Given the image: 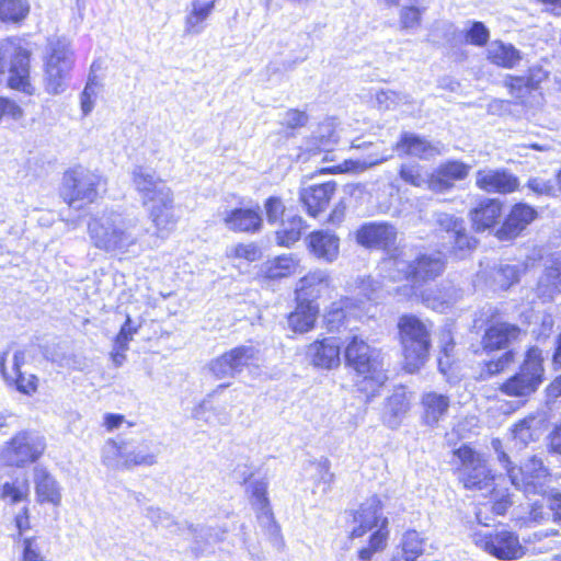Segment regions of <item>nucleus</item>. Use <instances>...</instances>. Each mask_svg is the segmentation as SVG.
Wrapping results in <instances>:
<instances>
[{
  "mask_svg": "<svg viewBox=\"0 0 561 561\" xmlns=\"http://www.w3.org/2000/svg\"><path fill=\"white\" fill-rule=\"evenodd\" d=\"M526 267L523 264H499L491 268L488 284L493 290H507L519 282Z\"/></svg>",
  "mask_w": 561,
  "mask_h": 561,
  "instance_id": "nucleus-31",
  "label": "nucleus"
},
{
  "mask_svg": "<svg viewBox=\"0 0 561 561\" xmlns=\"http://www.w3.org/2000/svg\"><path fill=\"white\" fill-rule=\"evenodd\" d=\"M318 473V485H323L322 492L328 493L334 481V474L330 471L329 461L327 459L319 461L316 465Z\"/></svg>",
  "mask_w": 561,
  "mask_h": 561,
  "instance_id": "nucleus-60",
  "label": "nucleus"
},
{
  "mask_svg": "<svg viewBox=\"0 0 561 561\" xmlns=\"http://www.w3.org/2000/svg\"><path fill=\"white\" fill-rule=\"evenodd\" d=\"M476 546L501 560H516L525 554L517 535L502 530L489 534H474Z\"/></svg>",
  "mask_w": 561,
  "mask_h": 561,
  "instance_id": "nucleus-11",
  "label": "nucleus"
},
{
  "mask_svg": "<svg viewBox=\"0 0 561 561\" xmlns=\"http://www.w3.org/2000/svg\"><path fill=\"white\" fill-rule=\"evenodd\" d=\"M127 443L107 439L102 447V462L111 469H124L123 460L126 455Z\"/></svg>",
  "mask_w": 561,
  "mask_h": 561,
  "instance_id": "nucleus-43",
  "label": "nucleus"
},
{
  "mask_svg": "<svg viewBox=\"0 0 561 561\" xmlns=\"http://www.w3.org/2000/svg\"><path fill=\"white\" fill-rule=\"evenodd\" d=\"M488 59L496 66L513 68L520 61L522 56L512 44L494 41L488 47Z\"/></svg>",
  "mask_w": 561,
  "mask_h": 561,
  "instance_id": "nucleus-33",
  "label": "nucleus"
},
{
  "mask_svg": "<svg viewBox=\"0 0 561 561\" xmlns=\"http://www.w3.org/2000/svg\"><path fill=\"white\" fill-rule=\"evenodd\" d=\"M388 536V518H382L380 526L369 537L368 547L375 552L383 550L387 546Z\"/></svg>",
  "mask_w": 561,
  "mask_h": 561,
  "instance_id": "nucleus-59",
  "label": "nucleus"
},
{
  "mask_svg": "<svg viewBox=\"0 0 561 561\" xmlns=\"http://www.w3.org/2000/svg\"><path fill=\"white\" fill-rule=\"evenodd\" d=\"M30 485L27 480H14L0 485V499L8 504L14 505L28 499Z\"/></svg>",
  "mask_w": 561,
  "mask_h": 561,
  "instance_id": "nucleus-42",
  "label": "nucleus"
},
{
  "mask_svg": "<svg viewBox=\"0 0 561 561\" xmlns=\"http://www.w3.org/2000/svg\"><path fill=\"white\" fill-rule=\"evenodd\" d=\"M466 42L476 45L483 46L486 44L490 37V32L482 22H469V26L465 28Z\"/></svg>",
  "mask_w": 561,
  "mask_h": 561,
  "instance_id": "nucleus-52",
  "label": "nucleus"
},
{
  "mask_svg": "<svg viewBox=\"0 0 561 561\" xmlns=\"http://www.w3.org/2000/svg\"><path fill=\"white\" fill-rule=\"evenodd\" d=\"M425 538L416 530H407L401 538V554L404 561H415L424 552Z\"/></svg>",
  "mask_w": 561,
  "mask_h": 561,
  "instance_id": "nucleus-41",
  "label": "nucleus"
},
{
  "mask_svg": "<svg viewBox=\"0 0 561 561\" xmlns=\"http://www.w3.org/2000/svg\"><path fill=\"white\" fill-rule=\"evenodd\" d=\"M458 460L457 474L463 488L471 491L493 490L494 474L488 466L485 457L468 445L454 450Z\"/></svg>",
  "mask_w": 561,
  "mask_h": 561,
  "instance_id": "nucleus-7",
  "label": "nucleus"
},
{
  "mask_svg": "<svg viewBox=\"0 0 561 561\" xmlns=\"http://www.w3.org/2000/svg\"><path fill=\"white\" fill-rule=\"evenodd\" d=\"M542 351L530 347L519 370L503 382L500 390L510 397H528L536 392L543 380Z\"/></svg>",
  "mask_w": 561,
  "mask_h": 561,
  "instance_id": "nucleus-9",
  "label": "nucleus"
},
{
  "mask_svg": "<svg viewBox=\"0 0 561 561\" xmlns=\"http://www.w3.org/2000/svg\"><path fill=\"white\" fill-rule=\"evenodd\" d=\"M425 8L416 5H403L399 10V25L401 30L414 32L422 23V15Z\"/></svg>",
  "mask_w": 561,
  "mask_h": 561,
  "instance_id": "nucleus-49",
  "label": "nucleus"
},
{
  "mask_svg": "<svg viewBox=\"0 0 561 561\" xmlns=\"http://www.w3.org/2000/svg\"><path fill=\"white\" fill-rule=\"evenodd\" d=\"M145 207L159 237L165 238L175 229L179 217L174 214L173 193L153 201Z\"/></svg>",
  "mask_w": 561,
  "mask_h": 561,
  "instance_id": "nucleus-18",
  "label": "nucleus"
},
{
  "mask_svg": "<svg viewBox=\"0 0 561 561\" xmlns=\"http://www.w3.org/2000/svg\"><path fill=\"white\" fill-rule=\"evenodd\" d=\"M193 417L209 425H227L230 422L227 408L224 404L214 405L208 400H204L194 409Z\"/></svg>",
  "mask_w": 561,
  "mask_h": 561,
  "instance_id": "nucleus-37",
  "label": "nucleus"
},
{
  "mask_svg": "<svg viewBox=\"0 0 561 561\" xmlns=\"http://www.w3.org/2000/svg\"><path fill=\"white\" fill-rule=\"evenodd\" d=\"M396 150L422 160H430L442 154V145L440 142H431L412 133H403L396 145Z\"/></svg>",
  "mask_w": 561,
  "mask_h": 561,
  "instance_id": "nucleus-27",
  "label": "nucleus"
},
{
  "mask_svg": "<svg viewBox=\"0 0 561 561\" xmlns=\"http://www.w3.org/2000/svg\"><path fill=\"white\" fill-rule=\"evenodd\" d=\"M306 229L304 219L300 216L287 217L283 220L280 228L276 231V242L282 247H291L296 243L302 231Z\"/></svg>",
  "mask_w": 561,
  "mask_h": 561,
  "instance_id": "nucleus-40",
  "label": "nucleus"
},
{
  "mask_svg": "<svg viewBox=\"0 0 561 561\" xmlns=\"http://www.w3.org/2000/svg\"><path fill=\"white\" fill-rule=\"evenodd\" d=\"M135 332L136 330L131 328V320L129 317H127L125 323L121 328V331L116 335L115 346L126 351L128 343L133 339Z\"/></svg>",
  "mask_w": 561,
  "mask_h": 561,
  "instance_id": "nucleus-63",
  "label": "nucleus"
},
{
  "mask_svg": "<svg viewBox=\"0 0 561 561\" xmlns=\"http://www.w3.org/2000/svg\"><path fill=\"white\" fill-rule=\"evenodd\" d=\"M356 289L358 295L363 296L366 300H376L380 297L381 286L379 282L371 277H363L356 280Z\"/></svg>",
  "mask_w": 561,
  "mask_h": 561,
  "instance_id": "nucleus-56",
  "label": "nucleus"
},
{
  "mask_svg": "<svg viewBox=\"0 0 561 561\" xmlns=\"http://www.w3.org/2000/svg\"><path fill=\"white\" fill-rule=\"evenodd\" d=\"M444 268L445 263L439 254L421 253L410 245L396 249L393 254L383 259L380 264L385 278L411 282L412 285L408 288L410 293L439 276Z\"/></svg>",
  "mask_w": 561,
  "mask_h": 561,
  "instance_id": "nucleus-1",
  "label": "nucleus"
},
{
  "mask_svg": "<svg viewBox=\"0 0 561 561\" xmlns=\"http://www.w3.org/2000/svg\"><path fill=\"white\" fill-rule=\"evenodd\" d=\"M308 122V115L306 112L299 110H289L285 113L283 124L288 128L302 127Z\"/></svg>",
  "mask_w": 561,
  "mask_h": 561,
  "instance_id": "nucleus-62",
  "label": "nucleus"
},
{
  "mask_svg": "<svg viewBox=\"0 0 561 561\" xmlns=\"http://www.w3.org/2000/svg\"><path fill=\"white\" fill-rule=\"evenodd\" d=\"M506 85L516 99L525 98L531 90L526 77H508Z\"/></svg>",
  "mask_w": 561,
  "mask_h": 561,
  "instance_id": "nucleus-61",
  "label": "nucleus"
},
{
  "mask_svg": "<svg viewBox=\"0 0 561 561\" xmlns=\"http://www.w3.org/2000/svg\"><path fill=\"white\" fill-rule=\"evenodd\" d=\"M341 347L333 337L317 340L307 347L306 355L311 364L323 369H333L340 366Z\"/></svg>",
  "mask_w": 561,
  "mask_h": 561,
  "instance_id": "nucleus-22",
  "label": "nucleus"
},
{
  "mask_svg": "<svg viewBox=\"0 0 561 561\" xmlns=\"http://www.w3.org/2000/svg\"><path fill=\"white\" fill-rule=\"evenodd\" d=\"M502 216V203L495 198H483L470 210V219L476 231L494 227Z\"/></svg>",
  "mask_w": 561,
  "mask_h": 561,
  "instance_id": "nucleus-28",
  "label": "nucleus"
},
{
  "mask_svg": "<svg viewBox=\"0 0 561 561\" xmlns=\"http://www.w3.org/2000/svg\"><path fill=\"white\" fill-rule=\"evenodd\" d=\"M399 175L402 181L416 187H421L426 183L428 184V181H426L421 173V167L416 163L402 164Z\"/></svg>",
  "mask_w": 561,
  "mask_h": 561,
  "instance_id": "nucleus-55",
  "label": "nucleus"
},
{
  "mask_svg": "<svg viewBox=\"0 0 561 561\" xmlns=\"http://www.w3.org/2000/svg\"><path fill=\"white\" fill-rule=\"evenodd\" d=\"M507 476L517 489H523L526 493H541L548 479V471L541 459L534 456L520 467L508 468Z\"/></svg>",
  "mask_w": 561,
  "mask_h": 561,
  "instance_id": "nucleus-13",
  "label": "nucleus"
},
{
  "mask_svg": "<svg viewBox=\"0 0 561 561\" xmlns=\"http://www.w3.org/2000/svg\"><path fill=\"white\" fill-rule=\"evenodd\" d=\"M537 217L535 208L527 204H516L511 209L503 225L497 229L495 236L501 241H510L520 234V232Z\"/></svg>",
  "mask_w": 561,
  "mask_h": 561,
  "instance_id": "nucleus-20",
  "label": "nucleus"
},
{
  "mask_svg": "<svg viewBox=\"0 0 561 561\" xmlns=\"http://www.w3.org/2000/svg\"><path fill=\"white\" fill-rule=\"evenodd\" d=\"M102 176L82 167H76L64 174L61 197L71 208L81 209L99 197Z\"/></svg>",
  "mask_w": 561,
  "mask_h": 561,
  "instance_id": "nucleus-6",
  "label": "nucleus"
},
{
  "mask_svg": "<svg viewBox=\"0 0 561 561\" xmlns=\"http://www.w3.org/2000/svg\"><path fill=\"white\" fill-rule=\"evenodd\" d=\"M217 217L232 232L255 233L262 227L259 206L252 208H218Z\"/></svg>",
  "mask_w": 561,
  "mask_h": 561,
  "instance_id": "nucleus-15",
  "label": "nucleus"
},
{
  "mask_svg": "<svg viewBox=\"0 0 561 561\" xmlns=\"http://www.w3.org/2000/svg\"><path fill=\"white\" fill-rule=\"evenodd\" d=\"M397 229L387 222H371L364 225L356 233L357 242L367 248L382 249L389 257L393 254L397 242Z\"/></svg>",
  "mask_w": 561,
  "mask_h": 561,
  "instance_id": "nucleus-16",
  "label": "nucleus"
},
{
  "mask_svg": "<svg viewBox=\"0 0 561 561\" xmlns=\"http://www.w3.org/2000/svg\"><path fill=\"white\" fill-rule=\"evenodd\" d=\"M435 222L442 230L446 231L449 237L454 233H459L465 226L462 219L446 213L435 214Z\"/></svg>",
  "mask_w": 561,
  "mask_h": 561,
  "instance_id": "nucleus-57",
  "label": "nucleus"
},
{
  "mask_svg": "<svg viewBox=\"0 0 561 561\" xmlns=\"http://www.w3.org/2000/svg\"><path fill=\"white\" fill-rule=\"evenodd\" d=\"M248 491L251 494V504L254 510L264 508L270 505V501L266 496L267 482L264 480H255L250 482Z\"/></svg>",
  "mask_w": 561,
  "mask_h": 561,
  "instance_id": "nucleus-54",
  "label": "nucleus"
},
{
  "mask_svg": "<svg viewBox=\"0 0 561 561\" xmlns=\"http://www.w3.org/2000/svg\"><path fill=\"white\" fill-rule=\"evenodd\" d=\"M351 298H344L331 305L324 319L327 327L330 331H340L341 327L345 323L348 314H351Z\"/></svg>",
  "mask_w": 561,
  "mask_h": 561,
  "instance_id": "nucleus-44",
  "label": "nucleus"
},
{
  "mask_svg": "<svg viewBox=\"0 0 561 561\" xmlns=\"http://www.w3.org/2000/svg\"><path fill=\"white\" fill-rule=\"evenodd\" d=\"M216 1L191 0L186 7L183 33L186 36L201 35L207 27V20L213 14Z\"/></svg>",
  "mask_w": 561,
  "mask_h": 561,
  "instance_id": "nucleus-25",
  "label": "nucleus"
},
{
  "mask_svg": "<svg viewBox=\"0 0 561 561\" xmlns=\"http://www.w3.org/2000/svg\"><path fill=\"white\" fill-rule=\"evenodd\" d=\"M30 12L27 0H0V20L3 22H20Z\"/></svg>",
  "mask_w": 561,
  "mask_h": 561,
  "instance_id": "nucleus-45",
  "label": "nucleus"
},
{
  "mask_svg": "<svg viewBox=\"0 0 561 561\" xmlns=\"http://www.w3.org/2000/svg\"><path fill=\"white\" fill-rule=\"evenodd\" d=\"M547 282L553 289L561 291V253L554 254L545 268V275L541 277L539 285Z\"/></svg>",
  "mask_w": 561,
  "mask_h": 561,
  "instance_id": "nucleus-50",
  "label": "nucleus"
},
{
  "mask_svg": "<svg viewBox=\"0 0 561 561\" xmlns=\"http://www.w3.org/2000/svg\"><path fill=\"white\" fill-rule=\"evenodd\" d=\"M476 185L488 193L508 194L518 187V180L505 170L484 169L476 173Z\"/></svg>",
  "mask_w": 561,
  "mask_h": 561,
  "instance_id": "nucleus-23",
  "label": "nucleus"
},
{
  "mask_svg": "<svg viewBox=\"0 0 561 561\" xmlns=\"http://www.w3.org/2000/svg\"><path fill=\"white\" fill-rule=\"evenodd\" d=\"M37 502L58 506L61 502V489L57 480L46 468L35 467L33 470Z\"/></svg>",
  "mask_w": 561,
  "mask_h": 561,
  "instance_id": "nucleus-29",
  "label": "nucleus"
},
{
  "mask_svg": "<svg viewBox=\"0 0 561 561\" xmlns=\"http://www.w3.org/2000/svg\"><path fill=\"white\" fill-rule=\"evenodd\" d=\"M265 210L268 222H275L285 211L283 202L278 197H270L265 202Z\"/></svg>",
  "mask_w": 561,
  "mask_h": 561,
  "instance_id": "nucleus-64",
  "label": "nucleus"
},
{
  "mask_svg": "<svg viewBox=\"0 0 561 561\" xmlns=\"http://www.w3.org/2000/svg\"><path fill=\"white\" fill-rule=\"evenodd\" d=\"M298 266L299 261L294 255L289 254L280 255L267 261L264 263L261 271L264 277L270 279H277L295 274Z\"/></svg>",
  "mask_w": 561,
  "mask_h": 561,
  "instance_id": "nucleus-36",
  "label": "nucleus"
},
{
  "mask_svg": "<svg viewBox=\"0 0 561 561\" xmlns=\"http://www.w3.org/2000/svg\"><path fill=\"white\" fill-rule=\"evenodd\" d=\"M424 420L428 425H435L444 417L449 408V398L436 392H428L423 396Z\"/></svg>",
  "mask_w": 561,
  "mask_h": 561,
  "instance_id": "nucleus-35",
  "label": "nucleus"
},
{
  "mask_svg": "<svg viewBox=\"0 0 561 561\" xmlns=\"http://www.w3.org/2000/svg\"><path fill=\"white\" fill-rule=\"evenodd\" d=\"M336 184L325 182L319 185H310L300 191V202L311 217L319 216L329 205L335 193Z\"/></svg>",
  "mask_w": 561,
  "mask_h": 561,
  "instance_id": "nucleus-26",
  "label": "nucleus"
},
{
  "mask_svg": "<svg viewBox=\"0 0 561 561\" xmlns=\"http://www.w3.org/2000/svg\"><path fill=\"white\" fill-rule=\"evenodd\" d=\"M409 399L404 391H396L389 397L386 404V414H390L388 424L391 427L398 425V419L403 416L409 410Z\"/></svg>",
  "mask_w": 561,
  "mask_h": 561,
  "instance_id": "nucleus-47",
  "label": "nucleus"
},
{
  "mask_svg": "<svg viewBox=\"0 0 561 561\" xmlns=\"http://www.w3.org/2000/svg\"><path fill=\"white\" fill-rule=\"evenodd\" d=\"M4 81L11 89L26 94L33 93L30 82V53L19 38H7L0 44V83Z\"/></svg>",
  "mask_w": 561,
  "mask_h": 561,
  "instance_id": "nucleus-5",
  "label": "nucleus"
},
{
  "mask_svg": "<svg viewBox=\"0 0 561 561\" xmlns=\"http://www.w3.org/2000/svg\"><path fill=\"white\" fill-rule=\"evenodd\" d=\"M226 253L228 257L244 259L249 262L257 260L260 255L257 247L253 243L232 245Z\"/></svg>",
  "mask_w": 561,
  "mask_h": 561,
  "instance_id": "nucleus-58",
  "label": "nucleus"
},
{
  "mask_svg": "<svg viewBox=\"0 0 561 561\" xmlns=\"http://www.w3.org/2000/svg\"><path fill=\"white\" fill-rule=\"evenodd\" d=\"M520 333V329L515 324L499 323L490 327L485 331L482 344L488 351L505 348L512 342L518 340Z\"/></svg>",
  "mask_w": 561,
  "mask_h": 561,
  "instance_id": "nucleus-30",
  "label": "nucleus"
},
{
  "mask_svg": "<svg viewBox=\"0 0 561 561\" xmlns=\"http://www.w3.org/2000/svg\"><path fill=\"white\" fill-rule=\"evenodd\" d=\"M336 142L335 134L330 126H323L320 131L305 141L304 150L309 157H316L325 152L323 160L329 159L331 147Z\"/></svg>",
  "mask_w": 561,
  "mask_h": 561,
  "instance_id": "nucleus-39",
  "label": "nucleus"
},
{
  "mask_svg": "<svg viewBox=\"0 0 561 561\" xmlns=\"http://www.w3.org/2000/svg\"><path fill=\"white\" fill-rule=\"evenodd\" d=\"M331 286V277L327 271L316 270L301 277L296 286V301L317 304Z\"/></svg>",
  "mask_w": 561,
  "mask_h": 561,
  "instance_id": "nucleus-21",
  "label": "nucleus"
},
{
  "mask_svg": "<svg viewBox=\"0 0 561 561\" xmlns=\"http://www.w3.org/2000/svg\"><path fill=\"white\" fill-rule=\"evenodd\" d=\"M5 355H0V373L9 385H14L16 390L23 394L32 396L37 391L38 378L34 374L25 375L20 370L19 373H8L5 368Z\"/></svg>",
  "mask_w": 561,
  "mask_h": 561,
  "instance_id": "nucleus-34",
  "label": "nucleus"
},
{
  "mask_svg": "<svg viewBox=\"0 0 561 561\" xmlns=\"http://www.w3.org/2000/svg\"><path fill=\"white\" fill-rule=\"evenodd\" d=\"M382 504L379 497L371 496L360 504L359 508L353 513V528L350 531V538H360L381 524Z\"/></svg>",
  "mask_w": 561,
  "mask_h": 561,
  "instance_id": "nucleus-17",
  "label": "nucleus"
},
{
  "mask_svg": "<svg viewBox=\"0 0 561 561\" xmlns=\"http://www.w3.org/2000/svg\"><path fill=\"white\" fill-rule=\"evenodd\" d=\"M255 512L260 525L266 529V533L271 539L278 541L280 539V529L274 519L271 506L268 505L264 508H257Z\"/></svg>",
  "mask_w": 561,
  "mask_h": 561,
  "instance_id": "nucleus-53",
  "label": "nucleus"
},
{
  "mask_svg": "<svg viewBox=\"0 0 561 561\" xmlns=\"http://www.w3.org/2000/svg\"><path fill=\"white\" fill-rule=\"evenodd\" d=\"M431 323L415 316H402L398 322L404 366L409 373L416 371L427 359L431 347Z\"/></svg>",
  "mask_w": 561,
  "mask_h": 561,
  "instance_id": "nucleus-4",
  "label": "nucleus"
},
{
  "mask_svg": "<svg viewBox=\"0 0 561 561\" xmlns=\"http://www.w3.org/2000/svg\"><path fill=\"white\" fill-rule=\"evenodd\" d=\"M388 158H376V159H365V160H345L342 164H339L336 167H333L330 169V172L334 173H344V172H362L367 170L368 168H371L374 165H377L383 161H386Z\"/></svg>",
  "mask_w": 561,
  "mask_h": 561,
  "instance_id": "nucleus-51",
  "label": "nucleus"
},
{
  "mask_svg": "<svg viewBox=\"0 0 561 561\" xmlns=\"http://www.w3.org/2000/svg\"><path fill=\"white\" fill-rule=\"evenodd\" d=\"M318 314V304L297 301L296 309L288 317V325L297 333H306L313 329Z\"/></svg>",
  "mask_w": 561,
  "mask_h": 561,
  "instance_id": "nucleus-32",
  "label": "nucleus"
},
{
  "mask_svg": "<svg viewBox=\"0 0 561 561\" xmlns=\"http://www.w3.org/2000/svg\"><path fill=\"white\" fill-rule=\"evenodd\" d=\"M376 101L380 108L397 110L403 105H410L412 98L408 93L393 90H381L376 94Z\"/></svg>",
  "mask_w": 561,
  "mask_h": 561,
  "instance_id": "nucleus-48",
  "label": "nucleus"
},
{
  "mask_svg": "<svg viewBox=\"0 0 561 561\" xmlns=\"http://www.w3.org/2000/svg\"><path fill=\"white\" fill-rule=\"evenodd\" d=\"M157 462V454L150 451L147 446L130 449L127 445L124 455L123 468L129 470L136 466H153Z\"/></svg>",
  "mask_w": 561,
  "mask_h": 561,
  "instance_id": "nucleus-46",
  "label": "nucleus"
},
{
  "mask_svg": "<svg viewBox=\"0 0 561 561\" xmlns=\"http://www.w3.org/2000/svg\"><path fill=\"white\" fill-rule=\"evenodd\" d=\"M93 245L114 255L129 253L141 237L138 219L117 211H104L88 224Z\"/></svg>",
  "mask_w": 561,
  "mask_h": 561,
  "instance_id": "nucleus-2",
  "label": "nucleus"
},
{
  "mask_svg": "<svg viewBox=\"0 0 561 561\" xmlns=\"http://www.w3.org/2000/svg\"><path fill=\"white\" fill-rule=\"evenodd\" d=\"M461 297V291L454 285L447 283L436 291L423 296L426 305L433 310L444 312Z\"/></svg>",
  "mask_w": 561,
  "mask_h": 561,
  "instance_id": "nucleus-38",
  "label": "nucleus"
},
{
  "mask_svg": "<svg viewBox=\"0 0 561 561\" xmlns=\"http://www.w3.org/2000/svg\"><path fill=\"white\" fill-rule=\"evenodd\" d=\"M471 165L458 160H450L438 165L428 179V187L435 193H444L454 187L455 181L465 180Z\"/></svg>",
  "mask_w": 561,
  "mask_h": 561,
  "instance_id": "nucleus-19",
  "label": "nucleus"
},
{
  "mask_svg": "<svg viewBox=\"0 0 561 561\" xmlns=\"http://www.w3.org/2000/svg\"><path fill=\"white\" fill-rule=\"evenodd\" d=\"M307 249L316 259L333 262L339 256L340 239L329 230H317L306 238Z\"/></svg>",
  "mask_w": 561,
  "mask_h": 561,
  "instance_id": "nucleus-24",
  "label": "nucleus"
},
{
  "mask_svg": "<svg viewBox=\"0 0 561 561\" xmlns=\"http://www.w3.org/2000/svg\"><path fill=\"white\" fill-rule=\"evenodd\" d=\"M46 449L45 437L35 431L22 430L7 440L0 451L4 465L24 468L36 462Z\"/></svg>",
  "mask_w": 561,
  "mask_h": 561,
  "instance_id": "nucleus-8",
  "label": "nucleus"
},
{
  "mask_svg": "<svg viewBox=\"0 0 561 561\" xmlns=\"http://www.w3.org/2000/svg\"><path fill=\"white\" fill-rule=\"evenodd\" d=\"M257 358V350L253 346H238L213 359L208 367L217 379L234 378L237 374Z\"/></svg>",
  "mask_w": 561,
  "mask_h": 561,
  "instance_id": "nucleus-12",
  "label": "nucleus"
},
{
  "mask_svg": "<svg viewBox=\"0 0 561 561\" xmlns=\"http://www.w3.org/2000/svg\"><path fill=\"white\" fill-rule=\"evenodd\" d=\"M131 182L144 206L172 193L165 182L147 167L136 165L131 171Z\"/></svg>",
  "mask_w": 561,
  "mask_h": 561,
  "instance_id": "nucleus-14",
  "label": "nucleus"
},
{
  "mask_svg": "<svg viewBox=\"0 0 561 561\" xmlns=\"http://www.w3.org/2000/svg\"><path fill=\"white\" fill-rule=\"evenodd\" d=\"M72 64L69 42L66 38L49 41L45 60V89L49 94H60L66 90Z\"/></svg>",
  "mask_w": 561,
  "mask_h": 561,
  "instance_id": "nucleus-10",
  "label": "nucleus"
},
{
  "mask_svg": "<svg viewBox=\"0 0 561 561\" xmlns=\"http://www.w3.org/2000/svg\"><path fill=\"white\" fill-rule=\"evenodd\" d=\"M344 359L345 365L362 378L358 383L360 391L374 394L388 379L381 350L370 346L357 335L352 336L347 342Z\"/></svg>",
  "mask_w": 561,
  "mask_h": 561,
  "instance_id": "nucleus-3",
  "label": "nucleus"
}]
</instances>
